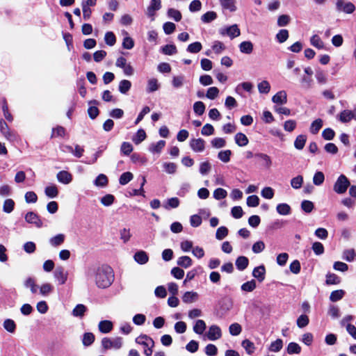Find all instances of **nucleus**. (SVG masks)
I'll list each match as a JSON object with an SVG mask.
<instances>
[{
  "instance_id": "nucleus-1",
  "label": "nucleus",
  "mask_w": 356,
  "mask_h": 356,
  "mask_svg": "<svg viewBox=\"0 0 356 356\" xmlns=\"http://www.w3.org/2000/svg\"><path fill=\"white\" fill-rule=\"evenodd\" d=\"M85 275L88 280H94L96 286L100 289L108 288L114 280L113 270L107 265L88 266L86 269Z\"/></svg>"
},
{
  "instance_id": "nucleus-2",
  "label": "nucleus",
  "mask_w": 356,
  "mask_h": 356,
  "mask_svg": "<svg viewBox=\"0 0 356 356\" xmlns=\"http://www.w3.org/2000/svg\"><path fill=\"white\" fill-rule=\"evenodd\" d=\"M136 343L143 346L145 356L152 355L154 341L150 337L146 334H141L136 339Z\"/></svg>"
},
{
  "instance_id": "nucleus-3",
  "label": "nucleus",
  "mask_w": 356,
  "mask_h": 356,
  "mask_svg": "<svg viewBox=\"0 0 356 356\" xmlns=\"http://www.w3.org/2000/svg\"><path fill=\"white\" fill-rule=\"evenodd\" d=\"M350 184L348 179L344 175H341L335 181L333 190L337 194H343L346 192Z\"/></svg>"
},
{
  "instance_id": "nucleus-4",
  "label": "nucleus",
  "mask_w": 356,
  "mask_h": 356,
  "mask_svg": "<svg viewBox=\"0 0 356 356\" xmlns=\"http://www.w3.org/2000/svg\"><path fill=\"white\" fill-rule=\"evenodd\" d=\"M122 345V340L121 337H116L114 339H110L104 337L102 340V346L104 349H119Z\"/></svg>"
},
{
  "instance_id": "nucleus-5",
  "label": "nucleus",
  "mask_w": 356,
  "mask_h": 356,
  "mask_svg": "<svg viewBox=\"0 0 356 356\" xmlns=\"http://www.w3.org/2000/svg\"><path fill=\"white\" fill-rule=\"evenodd\" d=\"M0 131L10 141H15L17 140V136L15 132L11 131L7 123L3 120H0Z\"/></svg>"
},
{
  "instance_id": "nucleus-6",
  "label": "nucleus",
  "mask_w": 356,
  "mask_h": 356,
  "mask_svg": "<svg viewBox=\"0 0 356 356\" xmlns=\"http://www.w3.org/2000/svg\"><path fill=\"white\" fill-rule=\"evenodd\" d=\"M24 219L26 222L34 225L37 228L44 227L40 217L33 211H29L25 214Z\"/></svg>"
},
{
  "instance_id": "nucleus-7",
  "label": "nucleus",
  "mask_w": 356,
  "mask_h": 356,
  "mask_svg": "<svg viewBox=\"0 0 356 356\" xmlns=\"http://www.w3.org/2000/svg\"><path fill=\"white\" fill-rule=\"evenodd\" d=\"M161 8V0H151L149 5L147 8L146 14L149 17L152 18V20L154 19V15L156 11L160 10Z\"/></svg>"
},
{
  "instance_id": "nucleus-8",
  "label": "nucleus",
  "mask_w": 356,
  "mask_h": 356,
  "mask_svg": "<svg viewBox=\"0 0 356 356\" xmlns=\"http://www.w3.org/2000/svg\"><path fill=\"white\" fill-rule=\"evenodd\" d=\"M54 275L59 284H64L67 280L68 273L63 267L58 266L54 270Z\"/></svg>"
},
{
  "instance_id": "nucleus-9",
  "label": "nucleus",
  "mask_w": 356,
  "mask_h": 356,
  "mask_svg": "<svg viewBox=\"0 0 356 356\" xmlns=\"http://www.w3.org/2000/svg\"><path fill=\"white\" fill-rule=\"evenodd\" d=\"M222 336L220 328L216 325L209 327V331L207 333V338L211 341H215L220 339Z\"/></svg>"
},
{
  "instance_id": "nucleus-10",
  "label": "nucleus",
  "mask_w": 356,
  "mask_h": 356,
  "mask_svg": "<svg viewBox=\"0 0 356 356\" xmlns=\"http://www.w3.org/2000/svg\"><path fill=\"white\" fill-rule=\"evenodd\" d=\"M190 147L195 152H202L205 149V141L202 138L192 139Z\"/></svg>"
},
{
  "instance_id": "nucleus-11",
  "label": "nucleus",
  "mask_w": 356,
  "mask_h": 356,
  "mask_svg": "<svg viewBox=\"0 0 356 356\" xmlns=\"http://www.w3.org/2000/svg\"><path fill=\"white\" fill-rule=\"evenodd\" d=\"M56 177L58 181L63 184H68L72 180V175L65 170H62L58 172Z\"/></svg>"
},
{
  "instance_id": "nucleus-12",
  "label": "nucleus",
  "mask_w": 356,
  "mask_h": 356,
  "mask_svg": "<svg viewBox=\"0 0 356 356\" xmlns=\"http://www.w3.org/2000/svg\"><path fill=\"white\" fill-rule=\"evenodd\" d=\"M272 101L277 104H284L287 102V95L284 90L277 92L273 97Z\"/></svg>"
},
{
  "instance_id": "nucleus-13",
  "label": "nucleus",
  "mask_w": 356,
  "mask_h": 356,
  "mask_svg": "<svg viewBox=\"0 0 356 356\" xmlns=\"http://www.w3.org/2000/svg\"><path fill=\"white\" fill-rule=\"evenodd\" d=\"M266 268L264 265H261L254 268L252 271V276L261 282L265 279Z\"/></svg>"
},
{
  "instance_id": "nucleus-14",
  "label": "nucleus",
  "mask_w": 356,
  "mask_h": 356,
  "mask_svg": "<svg viewBox=\"0 0 356 356\" xmlns=\"http://www.w3.org/2000/svg\"><path fill=\"white\" fill-rule=\"evenodd\" d=\"M134 258L135 261L139 264H145L149 260V257L147 254L143 250H140L136 252L134 256Z\"/></svg>"
},
{
  "instance_id": "nucleus-15",
  "label": "nucleus",
  "mask_w": 356,
  "mask_h": 356,
  "mask_svg": "<svg viewBox=\"0 0 356 356\" xmlns=\"http://www.w3.org/2000/svg\"><path fill=\"white\" fill-rule=\"evenodd\" d=\"M198 298V294L195 291H187L182 296V301L185 303H192Z\"/></svg>"
},
{
  "instance_id": "nucleus-16",
  "label": "nucleus",
  "mask_w": 356,
  "mask_h": 356,
  "mask_svg": "<svg viewBox=\"0 0 356 356\" xmlns=\"http://www.w3.org/2000/svg\"><path fill=\"white\" fill-rule=\"evenodd\" d=\"M240 51L243 54H250L253 51V44L250 41H243L239 46Z\"/></svg>"
},
{
  "instance_id": "nucleus-17",
  "label": "nucleus",
  "mask_w": 356,
  "mask_h": 356,
  "mask_svg": "<svg viewBox=\"0 0 356 356\" xmlns=\"http://www.w3.org/2000/svg\"><path fill=\"white\" fill-rule=\"evenodd\" d=\"M249 260L245 256H240L236 260V266L238 270H244L248 266Z\"/></svg>"
},
{
  "instance_id": "nucleus-18",
  "label": "nucleus",
  "mask_w": 356,
  "mask_h": 356,
  "mask_svg": "<svg viewBox=\"0 0 356 356\" xmlns=\"http://www.w3.org/2000/svg\"><path fill=\"white\" fill-rule=\"evenodd\" d=\"M65 239V234H58L49 239V243L53 247H58L64 243Z\"/></svg>"
},
{
  "instance_id": "nucleus-19",
  "label": "nucleus",
  "mask_w": 356,
  "mask_h": 356,
  "mask_svg": "<svg viewBox=\"0 0 356 356\" xmlns=\"http://www.w3.org/2000/svg\"><path fill=\"white\" fill-rule=\"evenodd\" d=\"M254 156L259 159L261 161V165L266 168H269L270 167L272 161L268 155L264 153H257L254 154Z\"/></svg>"
},
{
  "instance_id": "nucleus-20",
  "label": "nucleus",
  "mask_w": 356,
  "mask_h": 356,
  "mask_svg": "<svg viewBox=\"0 0 356 356\" xmlns=\"http://www.w3.org/2000/svg\"><path fill=\"white\" fill-rule=\"evenodd\" d=\"M99 330L102 333H108L113 329V323L110 321H102L99 323Z\"/></svg>"
},
{
  "instance_id": "nucleus-21",
  "label": "nucleus",
  "mask_w": 356,
  "mask_h": 356,
  "mask_svg": "<svg viewBox=\"0 0 356 356\" xmlns=\"http://www.w3.org/2000/svg\"><path fill=\"white\" fill-rule=\"evenodd\" d=\"M24 285L26 288L30 289L32 293L35 294L38 291V286L35 284V280L33 277H28L24 282Z\"/></svg>"
},
{
  "instance_id": "nucleus-22",
  "label": "nucleus",
  "mask_w": 356,
  "mask_h": 356,
  "mask_svg": "<svg viewBox=\"0 0 356 356\" xmlns=\"http://www.w3.org/2000/svg\"><path fill=\"white\" fill-rule=\"evenodd\" d=\"M235 143L240 147L245 146L248 144V137L243 133H237L234 137Z\"/></svg>"
},
{
  "instance_id": "nucleus-23",
  "label": "nucleus",
  "mask_w": 356,
  "mask_h": 356,
  "mask_svg": "<svg viewBox=\"0 0 356 356\" xmlns=\"http://www.w3.org/2000/svg\"><path fill=\"white\" fill-rule=\"evenodd\" d=\"M277 212L283 216H286L291 213V207L286 203L278 204L276 207Z\"/></svg>"
},
{
  "instance_id": "nucleus-24",
  "label": "nucleus",
  "mask_w": 356,
  "mask_h": 356,
  "mask_svg": "<svg viewBox=\"0 0 356 356\" xmlns=\"http://www.w3.org/2000/svg\"><path fill=\"white\" fill-rule=\"evenodd\" d=\"M339 120L341 122L346 123L350 122L351 120H354L353 112L350 110H343L339 115Z\"/></svg>"
},
{
  "instance_id": "nucleus-25",
  "label": "nucleus",
  "mask_w": 356,
  "mask_h": 356,
  "mask_svg": "<svg viewBox=\"0 0 356 356\" xmlns=\"http://www.w3.org/2000/svg\"><path fill=\"white\" fill-rule=\"evenodd\" d=\"M225 33L232 38L238 37L241 34L240 29L238 28L236 24L232 25L227 27L225 30Z\"/></svg>"
},
{
  "instance_id": "nucleus-26",
  "label": "nucleus",
  "mask_w": 356,
  "mask_h": 356,
  "mask_svg": "<svg viewBox=\"0 0 356 356\" xmlns=\"http://www.w3.org/2000/svg\"><path fill=\"white\" fill-rule=\"evenodd\" d=\"M86 310L87 307L84 305L79 304L72 310V315L75 317L82 318Z\"/></svg>"
},
{
  "instance_id": "nucleus-27",
  "label": "nucleus",
  "mask_w": 356,
  "mask_h": 356,
  "mask_svg": "<svg viewBox=\"0 0 356 356\" xmlns=\"http://www.w3.org/2000/svg\"><path fill=\"white\" fill-rule=\"evenodd\" d=\"M177 264L179 266L187 268L192 265L193 261L188 256H181L178 258Z\"/></svg>"
},
{
  "instance_id": "nucleus-28",
  "label": "nucleus",
  "mask_w": 356,
  "mask_h": 356,
  "mask_svg": "<svg viewBox=\"0 0 356 356\" xmlns=\"http://www.w3.org/2000/svg\"><path fill=\"white\" fill-rule=\"evenodd\" d=\"M206 323L203 320H197L193 326V331L197 334H202L206 329Z\"/></svg>"
},
{
  "instance_id": "nucleus-29",
  "label": "nucleus",
  "mask_w": 356,
  "mask_h": 356,
  "mask_svg": "<svg viewBox=\"0 0 356 356\" xmlns=\"http://www.w3.org/2000/svg\"><path fill=\"white\" fill-rule=\"evenodd\" d=\"M44 193L47 197L50 198H54L58 196V190L56 185H51L45 188Z\"/></svg>"
},
{
  "instance_id": "nucleus-30",
  "label": "nucleus",
  "mask_w": 356,
  "mask_h": 356,
  "mask_svg": "<svg viewBox=\"0 0 356 356\" xmlns=\"http://www.w3.org/2000/svg\"><path fill=\"white\" fill-rule=\"evenodd\" d=\"M220 5L224 9L229 10L231 12H234L236 10L234 0H219Z\"/></svg>"
},
{
  "instance_id": "nucleus-31",
  "label": "nucleus",
  "mask_w": 356,
  "mask_h": 356,
  "mask_svg": "<svg viewBox=\"0 0 356 356\" xmlns=\"http://www.w3.org/2000/svg\"><path fill=\"white\" fill-rule=\"evenodd\" d=\"M307 140V136L305 135H299L296 137L294 141V147L299 150H301L304 148L305 143Z\"/></svg>"
},
{
  "instance_id": "nucleus-32",
  "label": "nucleus",
  "mask_w": 356,
  "mask_h": 356,
  "mask_svg": "<svg viewBox=\"0 0 356 356\" xmlns=\"http://www.w3.org/2000/svg\"><path fill=\"white\" fill-rule=\"evenodd\" d=\"M15 203L12 199H6L3 204V211L6 213H10L15 209Z\"/></svg>"
},
{
  "instance_id": "nucleus-33",
  "label": "nucleus",
  "mask_w": 356,
  "mask_h": 356,
  "mask_svg": "<svg viewBox=\"0 0 356 356\" xmlns=\"http://www.w3.org/2000/svg\"><path fill=\"white\" fill-rule=\"evenodd\" d=\"M179 205V200L177 197H171L169 198L166 203L163 204V207L169 210L170 209L177 208Z\"/></svg>"
},
{
  "instance_id": "nucleus-34",
  "label": "nucleus",
  "mask_w": 356,
  "mask_h": 356,
  "mask_svg": "<svg viewBox=\"0 0 356 356\" xmlns=\"http://www.w3.org/2000/svg\"><path fill=\"white\" fill-rule=\"evenodd\" d=\"M323 120L320 118L315 120L309 128L312 134H316L323 127Z\"/></svg>"
},
{
  "instance_id": "nucleus-35",
  "label": "nucleus",
  "mask_w": 356,
  "mask_h": 356,
  "mask_svg": "<svg viewBox=\"0 0 356 356\" xmlns=\"http://www.w3.org/2000/svg\"><path fill=\"white\" fill-rule=\"evenodd\" d=\"M159 88V84L156 79L152 78L147 82L146 91L148 93L156 91Z\"/></svg>"
},
{
  "instance_id": "nucleus-36",
  "label": "nucleus",
  "mask_w": 356,
  "mask_h": 356,
  "mask_svg": "<svg viewBox=\"0 0 356 356\" xmlns=\"http://www.w3.org/2000/svg\"><path fill=\"white\" fill-rule=\"evenodd\" d=\"M107 177L104 174L99 175L94 181V184L97 186L104 187L108 184Z\"/></svg>"
},
{
  "instance_id": "nucleus-37",
  "label": "nucleus",
  "mask_w": 356,
  "mask_h": 356,
  "mask_svg": "<svg viewBox=\"0 0 356 356\" xmlns=\"http://www.w3.org/2000/svg\"><path fill=\"white\" fill-rule=\"evenodd\" d=\"M310 43L314 47L321 49L324 47V43L318 35H314L310 38Z\"/></svg>"
},
{
  "instance_id": "nucleus-38",
  "label": "nucleus",
  "mask_w": 356,
  "mask_h": 356,
  "mask_svg": "<svg viewBox=\"0 0 356 356\" xmlns=\"http://www.w3.org/2000/svg\"><path fill=\"white\" fill-rule=\"evenodd\" d=\"M131 83L126 79L122 80L119 83V91L122 94H126L131 88Z\"/></svg>"
},
{
  "instance_id": "nucleus-39",
  "label": "nucleus",
  "mask_w": 356,
  "mask_h": 356,
  "mask_svg": "<svg viewBox=\"0 0 356 356\" xmlns=\"http://www.w3.org/2000/svg\"><path fill=\"white\" fill-rule=\"evenodd\" d=\"M145 138H146V133L143 129H140L138 130L136 135L133 137L132 140L135 144L138 145L142 141H143Z\"/></svg>"
},
{
  "instance_id": "nucleus-40",
  "label": "nucleus",
  "mask_w": 356,
  "mask_h": 356,
  "mask_svg": "<svg viewBox=\"0 0 356 356\" xmlns=\"http://www.w3.org/2000/svg\"><path fill=\"white\" fill-rule=\"evenodd\" d=\"M286 351L289 355L299 354L301 351V347L295 342H291L289 343Z\"/></svg>"
},
{
  "instance_id": "nucleus-41",
  "label": "nucleus",
  "mask_w": 356,
  "mask_h": 356,
  "mask_svg": "<svg viewBox=\"0 0 356 356\" xmlns=\"http://www.w3.org/2000/svg\"><path fill=\"white\" fill-rule=\"evenodd\" d=\"M345 291L342 289L333 291L330 296V300L332 302H337L343 298Z\"/></svg>"
},
{
  "instance_id": "nucleus-42",
  "label": "nucleus",
  "mask_w": 356,
  "mask_h": 356,
  "mask_svg": "<svg viewBox=\"0 0 356 356\" xmlns=\"http://www.w3.org/2000/svg\"><path fill=\"white\" fill-rule=\"evenodd\" d=\"M256 282L254 280L246 282L241 285V290L246 292H252L256 288Z\"/></svg>"
},
{
  "instance_id": "nucleus-43",
  "label": "nucleus",
  "mask_w": 356,
  "mask_h": 356,
  "mask_svg": "<svg viewBox=\"0 0 356 356\" xmlns=\"http://www.w3.org/2000/svg\"><path fill=\"white\" fill-rule=\"evenodd\" d=\"M283 346V341L280 339H277L275 341H273L269 347V350L271 352L277 353L279 352Z\"/></svg>"
},
{
  "instance_id": "nucleus-44",
  "label": "nucleus",
  "mask_w": 356,
  "mask_h": 356,
  "mask_svg": "<svg viewBox=\"0 0 356 356\" xmlns=\"http://www.w3.org/2000/svg\"><path fill=\"white\" fill-rule=\"evenodd\" d=\"M95 341V335L91 332H86L82 339V343L85 346H90Z\"/></svg>"
},
{
  "instance_id": "nucleus-45",
  "label": "nucleus",
  "mask_w": 356,
  "mask_h": 356,
  "mask_svg": "<svg viewBox=\"0 0 356 356\" xmlns=\"http://www.w3.org/2000/svg\"><path fill=\"white\" fill-rule=\"evenodd\" d=\"M241 345L248 355L252 354L254 351L255 347L254 343L248 339L243 340Z\"/></svg>"
},
{
  "instance_id": "nucleus-46",
  "label": "nucleus",
  "mask_w": 356,
  "mask_h": 356,
  "mask_svg": "<svg viewBox=\"0 0 356 356\" xmlns=\"http://www.w3.org/2000/svg\"><path fill=\"white\" fill-rule=\"evenodd\" d=\"M205 105L202 102L198 101L193 104V111L197 115H202L205 111Z\"/></svg>"
},
{
  "instance_id": "nucleus-47",
  "label": "nucleus",
  "mask_w": 356,
  "mask_h": 356,
  "mask_svg": "<svg viewBox=\"0 0 356 356\" xmlns=\"http://www.w3.org/2000/svg\"><path fill=\"white\" fill-rule=\"evenodd\" d=\"M216 17L217 14L215 12L208 11L202 16L201 19L204 23H209L216 19Z\"/></svg>"
},
{
  "instance_id": "nucleus-48",
  "label": "nucleus",
  "mask_w": 356,
  "mask_h": 356,
  "mask_svg": "<svg viewBox=\"0 0 356 356\" xmlns=\"http://www.w3.org/2000/svg\"><path fill=\"white\" fill-rule=\"evenodd\" d=\"M133 174L130 172H126L122 173L119 179V183L121 185H125L128 184L133 179Z\"/></svg>"
},
{
  "instance_id": "nucleus-49",
  "label": "nucleus",
  "mask_w": 356,
  "mask_h": 356,
  "mask_svg": "<svg viewBox=\"0 0 356 356\" xmlns=\"http://www.w3.org/2000/svg\"><path fill=\"white\" fill-rule=\"evenodd\" d=\"M3 327L8 332L13 333L16 329V324L13 320L8 318L3 322Z\"/></svg>"
},
{
  "instance_id": "nucleus-50",
  "label": "nucleus",
  "mask_w": 356,
  "mask_h": 356,
  "mask_svg": "<svg viewBox=\"0 0 356 356\" xmlns=\"http://www.w3.org/2000/svg\"><path fill=\"white\" fill-rule=\"evenodd\" d=\"M202 45L200 42H195L190 44L187 47V51L190 53L196 54L201 51Z\"/></svg>"
},
{
  "instance_id": "nucleus-51",
  "label": "nucleus",
  "mask_w": 356,
  "mask_h": 356,
  "mask_svg": "<svg viewBox=\"0 0 356 356\" xmlns=\"http://www.w3.org/2000/svg\"><path fill=\"white\" fill-rule=\"evenodd\" d=\"M165 142L164 140H159L156 143H153L149 147V151L152 152L159 153L161 149L165 147Z\"/></svg>"
},
{
  "instance_id": "nucleus-52",
  "label": "nucleus",
  "mask_w": 356,
  "mask_h": 356,
  "mask_svg": "<svg viewBox=\"0 0 356 356\" xmlns=\"http://www.w3.org/2000/svg\"><path fill=\"white\" fill-rule=\"evenodd\" d=\"M341 282L340 277L334 273H328L326 275L327 284H338Z\"/></svg>"
},
{
  "instance_id": "nucleus-53",
  "label": "nucleus",
  "mask_w": 356,
  "mask_h": 356,
  "mask_svg": "<svg viewBox=\"0 0 356 356\" xmlns=\"http://www.w3.org/2000/svg\"><path fill=\"white\" fill-rule=\"evenodd\" d=\"M168 15L170 18L173 19L176 22H179L181 19V13L175 8H169L168 10Z\"/></svg>"
},
{
  "instance_id": "nucleus-54",
  "label": "nucleus",
  "mask_w": 356,
  "mask_h": 356,
  "mask_svg": "<svg viewBox=\"0 0 356 356\" xmlns=\"http://www.w3.org/2000/svg\"><path fill=\"white\" fill-rule=\"evenodd\" d=\"M325 180V176L324 174L321 172L318 171L316 172L313 177V183L316 186H321Z\"/></svg>"
},
{
  "instance_id": "nucleus-55",
  "label": "nucleus",
  "mask_w": 356,
  "mask_h": 356,
  "mask_svg": "<svg viewBox=\"0 0 356 356\" xmlns=\"http://www.w3.org/2000/svg\"><path fill=\"white\" fill-rule=\"evenodd\" d=\"M356 253L353 249L346 250L343 252V259L350 262L355 259Z\"/></svg>"
},
{
  "instance_id": "nucleus-56",
  "label": "nucleus",
  "mask_w": 356,
  "mask_h": 356,
  "mask_svg": "<svg viewBox=\"0 0 356 356\" xmlns=\"http://www.w3.org/2000/svg\"><path fill=\"white\" fill-rule=\"evenodd\" d=\"M229 331L230 334L233 336H237L241 334L242 327L240 324L234 323L229 325Z\"/></svg>"
},
{
  "instance_id": "nucleus-57",
  "label": "nucleus",
  "mask_w": 356,
  "mask_h": 356,
  "mask_svg": "<svg viewBox=\"0 0 356 356\" xmlns=\"http://www.w3.org/2000/svg\"><path fill=\"white\" fill-rule=\"evenodd\" d=\"M163 54L165 55H173L177 53V47L174 44H166L161 49Z\"/></svg>"
},
{
  "instance_id": "nucleus-58",
  "label": "nucleus",
  "mask_w": 356,
  "mask_h": 356,
  "mask_svg": "<svg viewBox=\"0 0 356 356\" xmlns=\"http://www.w3.org/2000/svg\"><path fill=\"white\" fill-rule=\"evenodd\" d=\"M232 154L231 150L227 149L220 151L218 152V158L224 163H227L230 160V156Z\"/></svg>"
},
{
  "instance_id": "nucleus-59",
  "label": "nucleus",
  "mask_w": 356,
  "mask_h": 356,
  "mask_svg": "<svg viewBox=\"0 0 356 356\" xmlns=\"http://www.w3.org/2000/svg\"><path fill=\"white\" fill-rule=\"evenodd\" d=\"M314 208V203L309 200H303L301 202V209L307 213L312 211Z\"/></svg>"
},
{
  "instance_id": "nucleus-60",
  "label": "nucleus",
  "mask_w": 356,
  "mask_h": 356,
  "mask_svg": "<svg viewBox=\"0 0 356 356\" xmlns=\"http://www.w3.org/2000/svg\"><path fill=\"white\" fill-rule=\"evenodd\" d=\"M104 40L108 45L113 46L115 44L116 38L113 32L108 31L105 34Z\"/></svg>"
},
{
  "instance_id": "nucleus-61",
  "label": "nucleus",
  "mask_w": 356,
  "mask_h": 356,
  "mask_svg": "<svg viewBox=\"0 0 356 356\" xmlns=\"http://www.w3.org/2000/svg\"><path fill=\"white\" fill-rule=\"evenodd\" d=\"M228 234V229L225 226H221L218 228L216 233V238L218 240H222Z\"/></svg>"
},
{
  "instance_id": "nucleus-62",
  "label": "nucleus",
  "mask_w": 356,
  "mask_h": 356,
  "mask_svg": "<svg viewBox=\"0 0 356 356\" xmlns=\"http://www.w3.org/2000/svg\"><path fill=\"white\" fill-rule=\"evenodd\" d=\"M115 197L111 194H107L100 200L101 203L105 207H109L114 202Z\"/></svg>"
},
{
  "instance_id": "nucleus-63",
  "label": "nucleus",
  "mask_w": 356,
  "mask_h": 356,
  "mask_svg": "<svg viewBox=\"0 0 356 356\" xmlns=\"http://www.w3.org/2000/svg\"><path fill=\"white\" fill-rule=\"evenodd\" d=\"M289 38V31L286 29H281L276 35V38L280 43L284 42Z\"/></svg>"
},
{
  "instance_id": "nucleus-64",
  "label": "nucleus",
  "mask_w": 356,
  "mask_h": 356,
  "mask_svg": "<svg viewBox=\"0 0 356 356\" xmlns=\"http://www.w3.org/2000/svg\"><path fill=\"white\" fill-rule=\"evenodd\" d=\"M211 170V165L209 161H204L200 164V173L202 175L208 174Z\"/></svg>"
}]
</instances>
